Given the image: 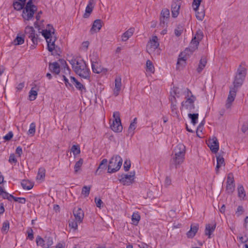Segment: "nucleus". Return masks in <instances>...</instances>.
<instances>
[{"label": "nucleus", "mask_w": 248, "mask_h": 248, "mask_svg": "<svg viewBox=\"0 0 248 248\" xmlns=\"http://www.w3.org/2000/svg\"><path fill=\"white\" fill-rule=\"evenodd\" d=\"M68 61L72 65L73 70L77 75L84 79L89 78L90 70L83 60L78 58H73Z\"/></svg>", "instance_id": "obj_1"}, {"label": "nucleus", "mask_w": 248, "mask_h": 248, "mask_svg": "<svg viewBox=\"0 0 248 248\" xmlns=\"http://www.w3.org/2000/svg\"><path fill=\"white\" fill-rule=\"evenodd\" d=\"M42 33L47 42L48 51L50 52L55 51L56 52H58L60 48L55 44L57 38L53 27L48 25L46 29L43 30Z\"/></svg>", "instance_id": "obj_2"}, {"label": "nucleus", "mask_w": 248, "mask_h": 248, "mask_svg": "<svg viewBox=\"0 0 248 248\" xmlns=\"http://www.w3.org/2000/svg\"><path fill=\"white\" fill-rule=\"evenodd\" d=\"M186 91L185 100L181 103V109H184L189 112H194L196 111L194 104L196 98L188 89Z\"/></svg>", "instance_id": "obj_3"}, {"label": "nucleus", "mask_w": 248, "mask_h": 248, "mask_svg": "<svg viewBox=\"0 0 248 248\" xmlns=\"http://www.w3.org/2000/svg\"><path fill=\"white\" fill-rule=\"evenodd\" d=\"M37 10V7L32 4V0H29L23 10L22 16L25 21H29L33 17L35 12Z\"/></svg>", "instance_id": "obj_4"}, {"label": "nucleus", "mask_w": 248, "mask_h": 248, "mask_svg": "<svg viewBox=\"0 0 248 248\" xmlns=\"http://www.w3.org/2000/svg\"><path fill=\"white\" fill-rule=\"evenodd\" d=\"M123 160L119 155L113 156L110 160L108 166V172L113 173L118 171L121 168Z\"/></svg>", "instance_id": "obj_5"}, {"label": "nucleus", "mask_w": 248, "mask_h": 248, "mask_svg": "<svg viewBox=\"0 0 248 248\" xmlns=\"http://www.w3.org/2000/svg\"><path fill=\"white\" fill-rule=\"evenodd\" d=\"M114 120L113 121L112 124L110 125L111 129L116 132H121L123 129V127L121 124V119L120 117V113L118 111H115L113 114Z\"/></svg>", "instance_id": "obj_6"}, {"label": "nucleus", "mask_w": 248, "mask_h": 248, "mask_svg": "<svg viewBox=\"0 0 248 248\" xmlns=\"http://www.w3.org/2000/svg\"><path fill=\"white\" fill-rule=\"evenodd\" d=\"M159 46V43L158 38L156 36H153L150 39L147 45V51L150 54H152L155 52Z\"/></svg>", "instance_id": "obj_7"}, {"label": "nucleus", "mask_w": 248, "mask_h": 248, "mask_svg": "<svg viewBox=\"0 0 248 248\" xmlns=\"http://www.w3.org/2000/svg\"><path fill=\"white\" fill-rule=\"evenodd\" d=\"M25 33L26 35L31 39L34 45H37L38 43V36L35 33V31L32 27L27 26L25 29Z\"/></svg>", "instance_id": "obj_8"}, {"label": "nucleus", "mask_w": 248, "mask_h": 248, "mask_svg": "<svg viewBox=\"0 0 248 248\" xmlns=\"http://www.w3.org/2000/svg\"><path fill=\"white\" fill-rule=\"evenodd\" d=\"M201 2H202V0H194L193 2V4H192L193 9L195 10V11L196 12V18L199 20H201V21L202 20V19H203L204 16H205V13H204V11L202 10L201 12L198 11L199 8L201 4Z\"/></svg>", "instance_id": "obj_9"}, {"label": "nucleus", "mask_w": 248, "mask_h": 248, "mask_svg": "<svg viewBox=\"0 0 248 248\" xmlns=\"http://www.w3.org/2000/svg\"><path fill=\"white\" fill-rule=\"evenodd\" d=\"M134 173H132L130 175L128 174H123L121 175V178L120 179V181L124 185L129 186L133 183L134 179Z\"/></svg>", "instance_id": "obj_10"}, {"label": "nucleus", "mask_w": 248, "mask_h": 248, "mask_svg": "<svg viewBox=\"0 0 248 248\" xmlns=\"http://www.w3.org/2000/svg\"><path fill=\"white\" fill-rule=\"evenodd\" d=\"M208 147L213 153H217L219 149V143L216 137H213L208 140L207 143Z\"/></svg>", "instance_id": "obj_11"}, {"label": "nucleus", "mask_w": 248, "mask_h": 248, "mask_svg": "<svg viewBox=\"0 0 248 248\" xmlns=\"http://www.w3.org/2000/svg\"><path fill=\"white\" fill-rule=\"evenodd\" d=\"M237 89L235 87H232L230 89L229 94L227 99L226 107L229 108L231 107L232 102L236 96Z\"/></svg>", "instance_id": "obj_12"}, {"label": "nucleus", "mask_w": 248, "mask_h": 248, "mask_svg": "<svg viewBox=\"0 0 248 248\" xmlns=\"http://www.w3.org/2000/svg\"><path fill=\"white\" fill-rule=\"evenodd\" d=\"M170 101L171 103L170 109L171 115L173 117H178L179 116V111L177 107V100L175 96H170Z\"/></svg>", "instance_id": "obj_13"}, {"label": "nucleus", "mask_w": 248, "mask_h": 248, "mask_svg": "<svg viewBox=\"0 0 248 248\" xmlns=\"http://www.w3.org/2000/svg\"><path fill=\"white\" fill-rule=\"evenodd\" d=\"M92 61V68L93 71L94 73L99 74L103 72H106L107 71L106 69L102 68L99 62V61L97 60H91Z\"/></svg>", "instance_id": "obj_14"}, {"label": "nucleus", "mask_w": 248, "mask_h": 248, "mask_svg": "<svg viewBox=\"0 0 248 248\" xmlns=\"http://www.w3.org/2000/svg\"><path fill=\"white\" fill-rule=\"evenodd\" d=\"M122 78L120 76H117L115 79V87L113 94L117 96L119 95L122 88Z\"/></svg>", "instance_id": "obj_15"}, {"label": "nucleus", "mask_w": 248, "mask_h": 248, "mask_svg": "<svg viewBox=\"0 0 248 248\" xmlns=\"http://www.w3.org/2000/svg\"><path fill=\"white\" fill-rule=\"evenodd\" d=\"M73 214L75 220L79 222H82L84 214L83 211L80 208H74L73 210Z\"/></svg>", "instance_id": "obj_16"}, {"label": "nucleus", "mask_w": 248, "mask_h": 248, "mask_svg": "<svg viewBox=\"0 0 248 248\" xmlns=\"http://www.w3.org/2000/svg\"><path fill=\"white\" fill-rule=\"evenodd\" d=\"M169 16V10L167 9L162 10L161 12V16L160 17V25L162 26L163 27H164L165 26L168 20Z\"/></svg>", "instance_id": "obj_17"}, {"label": "nucleus", "mask_w": 248, "mask_h": 248, "mask_svg": "<svg viewBox=\"0 0 248 248\" xmlns=\"http://www.w3.org/2000/svg\"><path fill=\"white\" fill-rule=\"evenodd\" d=\"M199 228L198 224L193 223L190 226V229L186 233V236L188 238H193L197 232Z\"/></svg>", "instance_id": "obj_18"}, {"label": "nucleus", "mask_w": 248, "mask_h": 248, "mask_svg": "<svg viewBox=\"0 0 248 248\" xmlns=\"http://www.w3.org/2000/svg\"><path fill=\"white\" fill-rule=\"evenodd\" d=\"M186 57L185 52L181 53L179 56L177 62V68L178 69H182L186 63Z\"/></svg>", "instance_id": "obj_19"}, {"label": "nucleus", "mask_w": 248, "mask_h": 248, "mask_svg": "<svg viewBox=\"0 0 248 248\" xmlns=\"http://www.w3.org/2000/svg\"><path fill=\"white\" fill-rule=\"evenodd\" d=\"M95 4V0H90L86 7L85 12L83 15L84 18H87L92 13Z\"/></svg>", "instance_id": "obj_20"}, {"label": "nucleus", "mask_w": 248, "mask_h": 248, "mask_svg": "<svg viewBox=\"0 0 248 248\" xmlns=\"http://www.w3.org/2000/svg\"><path fill=\"white\" fill-rule=\"evenodd\" d=\"M186 152L185 146L182 143L178 144L173 150L174 155H179L185 156Z\"/></svg>", "instance_id": "obj_21"}, {"label": "nucleus", "mask_w": 248, "mask_h": 248, "mask_svg": "<svg viewBox=\"0 0 248 248\" xmlns=\"http://www.w3.org/2000/svg\"><path fill=\"white\" fill-rule=\"evenodd\" d=\"M185 156L179 155H174L171 160V163L177 166L182 164L184 160Z\"/></svg>", "instance_id": "obj_22"}, {"label": "nucleus", "mask_w": 248, "mask_h": 248, "mask_svg": "<svg viewBox=\"0 0 248 248\" xmlns=\"http://www.w3.org/2000/svg\"><path fill=\"white\" fill-rule=\"evenodd\" d=\"M247 74V67L245 62H242L239 66L236 75L245 78Z\"/></svg>", "instance_id": "obj_23"}, {"label": "nucleus", "mask_w": 248, "mask_h": 248, "mask_svg": "<svg viewBox=\"0 0 248 248\" xmlns=\"http://www.w3.org/2000/svg\"><path fill=\"white\" fill-rule=\"evenodd\" d=\"M71 82L76 86V88L80 90L81 92H85L86 89L84 86L74 77H70Z\"/></svg>", "instance_id": "obj_24"}, {"label": "nucleus", "mask_w": 248, "mask_h": 248, "mask_svg": "<svg viewBox=\"0 0 248 248\" xmlns=\"http://www.w3.org/2000/svg\"><path fill=\"white\" fill-rule=\"evenodd\" d=\"M26 0H14L13 6L16 10L19 11L22 9L25 6Z\"/></svg>", "instance_id": "obj_25"}, {"label": "nucleus", "mask_w": 248, "mask_h": 248, "mask_svg": "<svg viewBox=\"0 0 248 248\" xmlns=\"http://www.w3.org/2000/svg\"><path fill=\"white\" fill-rule=\"evenodd\" d=\"M217 164L216 167V171L217 173L218 172L219 169L222 166H225V163L223 157L220 155H217Z\"/></svg>", "instance_id": "obj_26"}, {"label": "nucleus", "mask_w": 248, "mask_h": 248, "mask_svg": "<svg viewBox=\"0 0 248 248\" xmlns=\"http://www.w3.org/2000/svg\"><path fill=\"white\" fill-rule=\"evenodd\" d=\"M134 31V28H130L125 32H124L122 36L121 40L123 42L126 41L132 35H133Z\"/></svg>", "instance_id": "obj_27"}, {"label": "nucleus", "mask_w": 248, "mask_h": 248, "mask_svg": "<svg viewBox=\"0 0 248 248\" xmlns=\"http://www.w3.org/2000/svg\"><path fill=\"white\" fill-rule=\"evenodd\" d=\"M244 79V78L236 75L234 80L233 82V87H235V89H237L238 87L241 86L242 85Z\"/></svg>", "instance_id": "obj_28"}, {"label": "nucleus", "mask_w": 248, "mask_h": 248, "mask_svg": "<svg viewBox=\"0 0 248 248\" xmlns=\"http://www.w3.org/2000/svg\"><path fill=\"white\" fill-rule=\"evenodd\" d=\"M102 27V22L100 19H96L93 23L92 27L91 29V32L99 31Z\"/></svg>", "instance_id": "obj_29"}, {"label": "nucleus", "mask_w": 248, "mask_h": 248, "mask_svg": "<svg viewBox=\"0 0 248 248\" xmlns=\"http://www.w3.org/2000/svg\"><path fill=\"white\" fill-rule=\"evenodd\" d=\"M49 68L52 72L56 74H59L60 72V65L57 62L50 63L49 65Z\"/></svg>", "instance_id": "obj_30"}, {"label": "nucleus", "mask_w": 248, "mask_h": 248, "mask_svg": "<svg viewBox=\"0 0 248 248\" xmlns=\"http://www.w3.org/2000/svg\"><path fill=\"white\" fill-rule=\"evenodd\" d=\"M216 227V225L215 224H207L205 226V235H208V237H210V235L211 233L214 231Z\"/></svg>", "instance_id": "obj_31"}, {"label": "nucleus", "mask_w": 248, "mask_h": 248, "mask_svg": "<svg viewBox=\"0 0 248 248\" xmlns=\"http://www.w3.org/2000/svg\"><path fill=\"white\" fill-rule=\"evenodd\" d=\"M180 6L175 2L173 3L171 5V13L172 16L174 17H176L179 14V10L180 9Z\"/></svg>", "instance_id": "obj_32"}, {"label": "nucleus", "mask_w": 248, "mask_h": 248, "mask_svg": "<svg viewBox=\"0 0 248 248\" xmlns=\"http://www.w3.org/2000/svg\"><path fill=\"white\" fill-rule=\"evenodd\" d=\"M0 195L4 199L11 201L13 195L8 193L2 187L0 186Z\"/></svg>", "instance_id": "obj_33"}, {"label": "nucleus", "mask_w": 248, "mask_h": 248, "mask_svg": "<svg viewBox=\"0 0 248 248\" xmlns=\"http://www.w3.org/2000/svg\"><path fill=\"white\" fill-rule=\"evenodd\" d=\"M199 44V41L193 38L189 45V49L191 51L193 52L197 48Z\"/></svg>", "instance_id": "obj_34"}, {"label": "nucleus", "mask_w": 248, "mask_h": 248, "mask_svg": "<svg viewBox=\"0 0 248 248\" xmlns=\"http://www.w3.org/2000/svg\"><path fill=\"white\" fill-rule=\"evenodd\" d=\"M21 186L24 189L30 190L33 187V184L29 180H23L21 182Z\"/></svg>", "instance_id": "obj_35"}, {"label": "nucleus", "mask_w": 248, "mask_h": 248, "mask_svg": "<svg viewBox=\"0 0 248 248\" xmlns=\"http://www.w3.org/2000/svg\"><path fill=\"white\" fill-rule=\"evenodd\" d=\"M207 63V60L205 57H202L200 61L199 66L197 68L198 72L200 73L205 66Z\"/></svg>", "instance_id": "obj_36"}, {"label": "nucleus", "mask_w": 248, "mask_h": 248, "mask_svg": "<svg viewBox=\"0 0 248 248\" xmlns=\"http://www.w3.org/2000/svg\"><path fill=\"white\" fill-rule=\"evenodd\" d=\"M188 117L191 119V123L193 125H195L198 122L199 117L198 113H191L188 114Z\"/></svg>", "instance_id": "obj_37"}, {"label": "nucleus", "mask_w": 248, "mask_h": 248, "mask_svg": "<svg viewBox=\"0 0 248 248\" xmlns=\"http://www.w3.org/2000/svg\"><path fill=\"white\" fill-rule=\"evenodd\" d=\"M182 91L181 89L179 88L178 87H173V89L170 93V96H175V97H179L181 94Z\"/></svg>", "instance_id": "obj_38"}, {"label": "nucleus", "mask_w": 248, "mask_h": 248, "mask_svg": "<svg viewBox=\"0 0 248 248\" xmlns=\"http://www.w3.org/2000/svg\"><path fill=\"white\" fill-rule=\"evenodd\" d=\"M46 170L44 168H40L38 170L37 175V180L43 179L45 177Z\"/></svg>", "instance_id": "obj_39"}, {"label": "nucleus", "mask_w": 248, "mask_h": 248, "mask_svg": "<svg viewBox=\"0 0 248 248\" xmlns=\"http://www.w3.org/2000/svg\"><path fill=\"white\" fill-rule=\"evenodd\" d=\"M37 91L34 90V87H32L29 92V99L31 101L34 100L37 95Z\"/></svg>", "instance_id": "obj_40"}, {"label": "nucleus", "mask_w": 248, "mask_h": 248, "mask_svg": "<svg viewBox=\"0 0 248 248\" xmlns=\"http://www.w3.org/2000/svg\"><path fill=\"white\" fill-rule=\"evenodd\" d=\"M83 163V160L82 158H80L78 161H77L74 166V171L75 173H77L78 171L80 170V167L82 165Z\"/></svg>", "instance_id": "obj_41"}, {"label": "nucleus", "mask_w": 248, "mask_h": 248, "mask_svg": "<svg viewBox=\"0 0 248 248\" xmlns=\"http://www.w3.org/2000/svg\"><path fill=\"white\" fill-rule=\"evenodd\" d=\"M81 222H79L77 221L76 220H72L69 221V226L73 229L74 230H76L78 229V224H80Z\"/></svg>", "instance_id": "obj_42"}, {"label": "nucleus", "mask_w": 248, "mask_h": 248, "mask_svg": "<svg viewBox=\"0 0 248 248\" xmlns=\"http://www.w3.org/2000/svg\"><path fill=\"white\" fill-rule=\"evenodd\" d=\"M71 151L75 156L79 155L80 153L79 146L78 145H74L71 149Z\"/></svg>", "instance_id": "obj_43"}, {"label": "nucleus", "mask_w": 248, "mask_h": 248, "mask_svg": "<svg viewBox=\"0 0 248 248\" xmlns=\"http://www.w3.org/2000/svg\"><path fill=\"white\" fill-rule=\"evenodd\" d=\"M146 67H147V69H146L147 71H149L152 73H154L155 68L152 62L151 61H150V60L147 61Z\"/></svg>", "instance_id": "obj_44"}, {"label": "nucleus", "mask_w": 248, "mask_h": 248, "mask_svg": "<svg viewBox=\"0 0 248 248\" xmlns=\"http://www.w3.org/2000/svg\"><path fill=\"white\" fill-rule=\"evenodd\" d=\"M140 219V217L138 213H134L132 216V220L135 225H137Z\"/></svg>", "instance_id": "obj_45"}, {"label": "nucleus", "mask_w": 248, "mask_h": 248, "mask_svg": "<svg viewBox=\"0 0 248 248\" xmlns=\"http://www.w3.org/2000/svg\"><path fill=\"white\" fill-rule=\"evenodd\" d=\"M91 189V186H84L82 189L81 194L85 197L88 196Z\"/></svg>", "instance_id": "obj_46"}, {"label": "nucleus", "mask_w": 248, "mask_h": 248, "mask_svg": "<svg viewBox=\"0 0 248 248\" xmlns=\"http://www.w3.org/2000/svg\"><path fill=\"white\" fill-rule=\"evenodd\" d=\"M35 124L34 123H32L30 125V128L28 130V134L29 135L33 136L35 133Z\"/></svg>", "instance_id": "obj_47"}, {"label": "nucleus", "mask_w": 248, "mask_h": 248, "mask_svg": "<svg viewBox=\"0 0 248 248\" xmlns=\"http://www.w3.org/2000/svg\"><path fill=\"white\" fill-rule=\"evenodd\" d=\"M9 229V222L6 220L3 223L2 227L1 228V231L2 233H6L8 232Z\"/></svg>", "instance_id": "obj_48"}, {"label": "nucleus", "mask_w": 248, "mask_h": 248, "mask_svg": "<svg viewBox=\"0 0 248 248\" xmlns=\"http://www.w3.org/2000/svg\"><path fill=\"white\" fill-rule=\"evenodd\" d=\"M184 31V27L181 25H179L174 30V33L176 36H179L181 35Z\"/></svg>", "instance_id": "obj_49"}, {"label": "nucleus", "mask_w": 248, "mask_h": 248, "mask_svg": "<svg viewBox=\"0 0 248 248\" xmlns=\"http://www.w3.org/2000/svg\"><path fill=\"white\" fill-rule=\"evenodd\" d=\"M238 193L240 198H244L246 196L244 188L241 185L238 186Z\"/></svg>", "instance_id": "obj_50"}, {"label": "nucleus", "mask_w": 248, "mask_h": 248, "mask_svg": "<svg viewBox=\"0 0 248 248\" xmlns=\"http://www.w3.org/2000/svg\"><path fill=\"white\" fill-rule=\"evenodd\" d=\"M108 163V160L107 159H104L102 160L101 162L100 163L99 167H98V169L96 171V173H97L99 170L101 169L103 170L105 169L106 166V165Z\"/></svg>", "instance_id": "obj_51"}, {"label": "nucleus", "mask_w": 248, "mask_h": 248, "mask_svg": "<svg viewBox=\"0 0 248 248\" xmlns=\"http://www.w3.org/2000/svg\"><path fill=\"white\" fill-rule=\"evenodd\" d=\"M36 242L37 246H44L45 245V241L40 236H38L36 238Z\"/></svg>", "instance_id": "obj_52"}, {"label": "nucleus", "mask_w": 248, "mask_h": 248, "mask_svg": "<svg viewBox=\"0 0 248 248\" xmlns=\"http://www.w3.org/2000/svg\"><path fill=\"white\" fill-rule=\"evenodd\" d=\"M136 128V125L132 123H130L129 127L128 130V134L132 136L134 134V131Z\"/></svg>", "instance_id": "obj_53"}, {"label": "nucleus", "mask_w": 248, "mask_h": 248, "mask_svg": "<svg viewBox=\"0 0 248 248\" xmlns=\"http://www.w3.org/2000/svg\"><path fill=\"white\" fill-rule=\"evenodd\" d=\"M24 42V38L20 36H17L14 40V43L16 45H21Z\"/></svg>", "instance_id": "obj_54"}, {"label": "nucleus", "mask_w": 248, "mask_h": 248, "mask_svg": "<svg viewBox=\"0 0 248 248\" xmlns=\"http://www.w3.org/2000/svg\"><path fill=\"white\" fill-rule=\"evenodd\" d=\"M234 189V184H227L226 190L228 193H232Z\"/></svg>", "instance_id": "obj_55"}, {"label": "nucleus", "mask_w": 248, "mask_h": 248, "mask_svg": "<svg viewBox=\"0 0 248 248\" xmlns=\"http://www.w3.org/2000/svg\"><path fill=\"white\" fill-rule=\"evenodd\" d=\"M12 199H13L15 202H17L22 204L25 203L26 201V199L24 198L15 197L13 196Z\"/></svg>", "instance_id": "obj_56"}, {"label": "nucleus", "mask_w": 248, "mask_h": 248, "mask_svg": "<svg viewBox=\"0 0 248 248\" xmlns=\"http://www.w3.org/2000/svg\"><path fill=\"white\" fill-rule=\"evenodd\" d=\"M234 184V178L232 173L228 174L227 179V184Z\"/></svg>", "instance_id": "obj_57"}, {"label": "nucleus", "mask_w": 248, "mask_h": 248, "mask_svg": "<svg viewBox=\"0 0 248 248\" xmlns=\"http://www.w3.org/2000/svg\"><path fill=\"white\" fill-rule=\"evenodd\" d=\"M202 37L203 33L201 31L199 30L196 32L194 38L200 41L202 39Z\"/></svg>", "instance_id": "obj_58"}, {"label": "nucleus", "mask_w": 248, "mask_h": 248, "mask_svg": "<svg viewBox=\"0 0 248 248\" xmlns=\"http://www.w3.org/2000/svg\"><path fill=\"white\" fill-rule=\"evenodd\" d=\"M45 243L47 246V248H49L53 244V241L52 238L50 237H45Z\"/></svg>", "instance_id": "obj_59"}, {"label": "nucleus", "mask_w": 248, "mask_h": 248, "mask_svg": "<svg viewBox=\"0 0 248 248\" xmlns=\"http://www.w3.org/2000/svg\"><path fill=\"white\" fill-rule=\"evenodd\" d=\"M131 166V163L130 160H125L124 163V169L125 171H128Z\"/></svg>", "instance_id": "obj_60"}, {"label": "nucleus", "mask_w": 248, "mask_h": 248, "mask_svg": "<svg viewBox=\"0 0 248 248\" xmlns=\"http://www.w3.org/2000/svg\"><path fill=\"white\" fill-rule=\"evenodd\" d=\"M9 161L11 163H16L17 162V160L16 158L15 155L14 154L10 155L9 158Z\"/></svg>", "instance_id": "obj_61"}, {"label": "nucleus", "mask_w": 248, "mask_h": 248, "mask_svg": "<svg viewBox=\"0 0 248 248\" xmlns=\"http://www.w3.org/2000/svg\"><path fill=\"white\" fill-rule=\"evenodd\" d=\"M13 137V134L12 131H10L7 134L3 137V139L5 140H10Z\"/></svg>", "instance_id": "obj_62"}, {"label": "nucleus", "mask_w": 248, "mask_h": 248, "mask_svg": "<svg viewBox=\"0 0 248 248\" xmlns=\"http://www.w3.org/2000/svg\"><path fill=\"white\" fill-rule=\"evenodd\" d=\"M95 202L96 203V205L97 207L101 208V204L103 203L102 200L100 199H98L96 197L95 198Z\"/></svg>", "instance_id": "obj_63"}, {"label": "nucleus", "mask_w": 248, "mask_h": 248, "mask_svg": "<svg viewBox=\"0 0 248 248\" xmlns=\"http://www.w3.org/2000/svg\"><path fill=\"white\" fill-rule=\"evenodd\" d=\"M16 153L17 155H18L19 157H20L21 156V155L22 154V148L20 146L17 147L16 150Z\"/></svg>", "instance_id": "obj_64"}]
</instances>
